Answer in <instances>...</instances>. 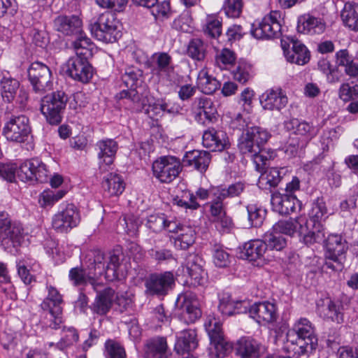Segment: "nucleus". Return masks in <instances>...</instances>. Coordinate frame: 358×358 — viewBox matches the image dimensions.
<instances>
[{
	"mask_svg": "<svg viewBox=\"0 0 358 358\" xmlns=\"http://www.w3.org/2000/svg\"><path fill=\"white\" fill-rule=\"evenodd\" d=\"M272 228L281 235L294 236L297 234L307 245L320 243L325 237L324 227L319 223L308 221L305 217L279 220Z\"/></svg>",
	"mask_w": 358,
	"mask_h": 358,
	"instance_id": "nucleus-1",
	"label": "nucleus"
},
{
	"mask_svg": "<svg viewBox=\"0 0 358 358\" xmlns=\"http://www.w3.org/2000/svg\"><path fill=\"white\" fill-rule=\"evenodd\" d=\"M122 80L127 90H122L116 95L120 99H125L127 104L133 111L140 112L143 108V100L141 95L136 90L143 81V71L134 66L125 67L122 74Z\"/></svg>",
	"mask_w": 358,
	"mask_h": 358,
	"instance_id": "nucleus-2",
	"label": "nucleus"
},
{
	"mask_svg": "<svg viewBox=\"0 0 358 358\" xmlns=\"http://www.w3.org/2000/svg\"><path fill=\"white\" fill-rule=\"evenodd\" d=\"M119 22L111 13H104L92 22L90 29L92 34L99 41L114 43L120 36Z\"/></svg>",
	"mask_w": 358,
	"mask_h": 358,
	"instance_id": "nucleus-3",
	"label": "nucleus"
},
{
	"mask_svg": "<svg viewBox=\"0 0 358 358\" xmlns=\"http://www.w3.org/2000/svg\"><path fill=\"white\" fill-rule=\"evenodd\" d=\"M68 97L64 92L57 91L47 94L41 101V111L50 124H58L66 108Z\"/></svg>",
	"mask_w": 358,
	"mask_h": 358,
	"instance_id": "nucleus-4",
	"label": "nucleus"
},
{
	"mask_svg": "<svg viewBox=\"0 0 358 358\" xmlns=\"http://www.w3.org/2000/svg\"><path fill=\"white\" fill-rule=\"evenodd\" d=\"M271 135L265 129L253 124L248 127L247 131L238 138V148L243 155L259 152L269 139Z\"/></svg>",
	"mask_w": 358,
	"mask_h": 358,
	"instance_id": "nucleus-5",
	"label": "nucleus"
},
{
	"mask_svg": "<svg viewBox=\"0 0 358 358\" xmlns=\"http://www.w3.org/2000/svg\"><path fill=\"white\" fill-rule=\"evenodd\" d=\"M31 133L29 119L24 115L10 117L2 130V134L7 141L17 143L27 141Z\"/></svg>",
	"mask_w": 358,
	"mask_h": 358,
	"instance_id": "nucleus-6",
	"label": "nucleus"
},
{
	"mask_svg": "<svg viewBox=\"0 0 358 358\" xmlns=\"http://www.w3.org/2000/svg\"><path fill=\"white\" fill-rule=\"evenodd\" d=\"M281 12L272 10L257 24H252L251 34L257 39H271L281 36Z\"/></svg>",
	"mask_w": 358,
	"mask_h": 358,
	"instance_id": "nucleus-7",
	"label": "nucleus"
},
{
	"mask_svg": "<svg viewBox=\"0 0 358 358\" xmlns=\"http://www.w3.org/2000/svg\"><path fill=\"white\" fill-rule=\"evenodd\" d=\"M27 74L35 93L42 94L52 89V72L45 64L39 62L31 63L27 69Z\"/></svg>",
	"mask_w": 358,
	"mask_h": 358,
	"instance_id": "nucleus-8",
	"label": "nucleus"
},
{
	"mask_svg": "<svg viewBox=\"0 0 358 358\" xmlns=\"http://www.w3.org/2000/svg\"><path fill=\"white\" fill-rule=\"evenodd\" d=\"M153 176L162 183H170L175 180L182 170L180 160L173 156L161 157L152 166Z\"/></svg>",
	"mask_w": 358,
	"mask_h": 358,
	"instance_id": "nucleus-9",
	"label": "nucleus"
},
{
	"mask_svg": "<svg viewBox=\"0 0 358 358\" xmlns=\"http://www.w3.org/2000/svg\"><path fill=\"white\" fill-rule=\"evenodd\" d=\"M204 327L209 336L210 345L215 350L216 357H224L231 350L232 345L226 340L222 324L215 317H208L204 323Z\"/></svg>",
	"mask_w": 358,
	"mask_h": 358,
	"instance_id": "nucleus-10",
	"label": "nucleus"
},
{
	"mask_svg": "<svg viewBox=\"0 0 358 358\" xmlns=\"http://www.w3.org/2000/svg\"><path fill=\"white\" fill-rule=\"evenodd\" d=\"M80 217L78 208L73 203L61 204L59 210L53 216L52 225L60 233H67L78 226Z\"/></svg>",
	"mask_w": 358,
	"mask_h": 358,
	"instance_id": "nucleus-11",
	"label": "nucleus"
},
{
	"mask_svg": "<svg viewBox=\"0 0 358 358\" xmlns=\"http://www.w3.org/2000/svg\"><path fill=\"white\" fill-rule=\"evenodd\" d=\"M22 240V229L12 224L6 213L0 212V245L10 250L20 245Z\"/></svg>",
	"mask_w": 358,
	"mask_h": 358,
	"instance_id": "nucleus-12",
	"label": "nucleus"
},
{
	"mask_svg": "<svg viewBox=\"0 0 358 358\" xmlns=\"http://www.w3.org/2000/svg\"><path fill=\"white\" fill-rule=\"evenodd\" d=\"M50 172L46 165L38 158L23 162L17 171V176L24 182L38 181L43 183L49 180Z\"/></svg>",
	"mask_w": 358,
	"mask_h": 358,
	"instance_id": "nucleus-13",
	"label": "nucleus"
},
{
	"mask_svg": "<svg viewBox=\"0 0 358 358\" xmlns=\"http://www.w3.org/2000/svg\"><path fill=\"white\" fill-rule=\"evenodd\" d=\"M50 172L46 165L38 158L23 162L17 171V176L24 182L38 181L43 183L49 180Z\"/></svg>",
	"mask_w": 358,
	"mask_h": 358,
	"instance_id": "nucleus-14",
	"label": "nucleus"
},
{
	"mask_svg": "<svg viewBox=\"0 0 358 358\" xmlns=\"http://www.w3.org/2000/svg\"><path fill=\"white\" fill-rule=\"evenodd\" d=\"M181 310L180 318L186 324L195 322L201 315L196 295L191 292L180 294L176 302Z\"/></svg>",
	"mask_w": 358,
	"mask_h": 358,
	"instance_id": "nucleus-15",
	"label": "nucleus"
},
{
	"mask_svg": "<svg viewBox=\"0 0 358 358\" xmlns=\"http://www.w3.org/2000/svg\"><path fill=\"white\" fill-rule=\"evenodd\" d=\"M89 59L73 56L66 62V73L72 79L82 83H88L93 76V67Z\"/></svg>",
	"mask_w": 358,
	"mask_h": 358,
	"instance_id": "nucleus-16",
	"label": "nucleus"
},
{
	"mask_svg": "<svg viewBox=\"0 0 358 358\" xmlns=\"http://www.w3.org/2000/svg\"><path fill=\"white\" fill-rule=\"evenodd\" d=\"M174 284V275L170 271L151 274L145 280V292L149 295L164 296Z\"/></svg>",
	"mask_w": 358,
	"mask_h": 358,
	"instance_id": "nucleus-17",
	"label": "nucleus"
},
{
	"mask_svg": "<svg viewBox=\"0 0 358 358\" xmlns=\"http://www.w3.org/2000/svg\"><path fill=\"white\" fill-rule=\"evenodd\" d=\"M53 29L64 36H76L83 29V20L77 15H59L52 22Z\"/></svg>",
	"mask_w": 358,
	"mask_h": 358,
	"instance_id": "nucleus-18",
	"label": "nucleus"
},
{
	"mask_svg": "<svg viewBox=\"0 0 358 358\" xmlns=\"http://www.w3.org/2000/svg\"><path fill=\"white\" fill-rule=\"evenodd\" d=\"M250 316L258 324H268L277 319L276 307L268 301L255 303L249 309Z\"/></svg>",
	"mask_w": 358,
	"mask_h": 358,
	"instance_id": "nucleus-19",
	"label": "nucleus"
},
{
	"mask_svg": "<svg viewBox=\"0 0 358 358\" xmlns=\"http://www.w3.org/2000/svg\"><path fill=\"white\" fill-rule=\"evenodd\" d=\"M326 259H335L337 260L345 259V253L348 250L346 240L338 234L328 236L325 241Z\"/></svg>",
	"mask_w": 358,
	"mask_h": 358,
	"instance_id": "nucleus-20",
	"label": "nucleus"
},
{
	"mask_svg": "<svg viewBox=\"0 0 358 358\" xmlns=\"http://www.w3.org/2000/svg\"><path fill=\"white\" fill-rule=\"evenodd\" d=\"M260 103L264 110L280 111L288 103V98L280 89H269L259 98Z\"/></svg>",
	"mask_w": 358,
	"mask_h": 358,
	"instance_id": "nucleus-21",
	"label": "nucleus"
},
{
	"mask_svg": "<svg viewBox=\"0 0 358 358\" xmlns=\"http://www.w3.org/2000/svg\"><path fill=\"white\" fill-rule=\"evenodd\" d=\"M152 73L159 79L169 80L174 75L172 57L166 52H157L152 56Z\"/></svg>",
	"mask_w": 358,
	"mask_h": 358,
	"instance_id": "nucleus-22",
	"label": "nucleus"
},
{
	"mask_svg": "<svg viewBox=\"0 0 358 358\" xmlns=\"http://www.w3.org/2000/svg\"><path fill=\"white\" fill-rule=\"evenodd\" d=\"M271 204L273 210L281 215H287L301 209V202L294 194H273Z\"/></svg>",
	"mask_w": 358,
	"mask_h": 358,
	"instance_id": "nucleus-23",
	"label": "nucleus"
},
{
	"mask_svg": "<svg viewBox=\"0 0 358 358\" xmlns=\"http://www.w3.org/2000/svg\"><path fill=\"white\" fill-rule=\"evenodd\" d=\"M211 157L208 152L194 150L187 152L182 158L185 166L192 167L201 173L205 172L210 162Z\"/></svg>",
	"mask_w": 358,
	"mask_h": 358,
	"instance_id": "nucleus-24",
	"label": "nucleus"
},
{
	"mask_svg": "<svg viewBox=\"0 0 358 358\" xmlns=\"http://www.w3.org/2000/svg\"><path fill=\"white\" fill-rule=\"evenodd\" d=\"M324 20L310 14H303L298 17L297 31L304 34H320L325 30Z\"/></svg>",
	"mask_w": 358,
	"mask_h": 358,
	"instance_id": "nucleus-25",
	"label": "nucleus"
},
{
	"mask_svg": "<svg viewBox=\"0 0 358 358\" xmlns=\"http://www.w3.org/2000/svg\"><path fill=\"white\" fill-rule=\"evenodd\" d=\"M228 138L227 134L221 130L209 129L203 134V145L212 152L222 151L227 144Z\"/></svg>",
	"mask_w": 358,
	"mask_h": 358,
	"instance_id": "nucleus-26",
	"label": "nucleus"
},
{
	"mask_svg": "<svg viewBox=\"0 0 358 358\" xmlns=\"http://www.w3.org/2000/svg\"><path fill=\"white\" fill-rule=\"evenodd\" d=\"M297 336L304 341L305 350L309 348L310 350L315 349L317 345V338L315 335L314 328L311 323L306 318L300 319L293 327Z\"/></svg>",
	"mask_w": 358,
	"mask_h": 358,
	"instance_id": "nucleus-27",
	"label": "nucleus"
},
{
	"mask_svg": "<svg viewBox=\"0 0 358 358\" xmlns=\"http://www.w3.org/2000/svg\"><path fill=\"white\" fill-rule=\"evenodd\" d=\"M96 150L99 164L110 166L114 162L118 150V144L114 139L106 138L100 140L96 143Z\"/></svg>",
	"mask_w": 358,
	"mask_h": 358,
	"instance_id": "nucleus-28",
	"label": "nucleus"
},
{
	"mask_svg": "<svg viewBox=\"0 0 358 358\" xmlns=\"http://www.w3.org/2000/svg\"><path fill=\"white\" fill-rule=\"evenodd\" d=\"M291 44V50H287L282 42V48L287 60L290 63L299 65L306 64L310 59V54L307 48L297 40L292 39Z\"/></svg>",
	"mask_w": 358,
	"mask_h": 358,
	"instance_id": "nucleus-29",
	"label": "nucleus"
},
{
	"mask_svg": "<svg viewBox=\"0 0 358 358\" xmlns=\"http://www.w3.org/2000/svg\"><path fill=\"white\" fill-rule=\"evenodd\" d=\"M144 350L145 358H168L169 348L166 338L157 336L148 340Z\"/></svg>",
	"mask_w": 358,
	"mask_h": 358,
	"instance_id": "nucleus-30",
	"label": "nucleus"
},
{
	"mask_svg": "<svg viewBox=\"0 0 358 358\" xmlns=\"http://www.w3.org/2000/svg\"><path fill=\"white\" fill-rule=\"evenodd\" d=\"M343 307L341 301H335L331 299L324 301L322 305L318 306L320 317L337 323L343 322Z\"/></svg>",
	"mask_w": 358,
	"mask_h": 358,
	"instance_id": "nucleus-31",
	"label": "nucleus"
},
{
	"mask_svg": "<svg viewBox=\"0 0 358 358\" xmlns=\"http://www.w3.org/2000/svg\"><path fill=\"white\" fill-rule=\"evenodd\" d=\"M192 105L194 108L199 110L196 115L198 122L204 123L203 116L208 122H213L216 118L217 109L210 98L204 96L196 98Z\"/></svg>",
	"mask_w": 358,
	"mask_h": 358,
	"instance_id": "nucleus-32",
	"label": "nucleus"
},
{
	"mask_svg": "<svg viewBox=\"0 0 358 358\" xmlns=\"http://www.w3.org/2000/svg\"><path fill=\"white\" fill-rule=\"evenodd\" d=\"M198 341L194 329L184 330L175 344V350L178 355L189 354L197 348Z\"/></svg>",
	"mask_w": 358,
	"mask_h": 358,
	"instance_id": "nucleus-33",
	"label": "nucleus"
},
{
	"mask_svg": "<svg viewBox=\"0 0 358 358\" xmlns=\"http://www.w3.org/2000/svg\"><path fill=\"white\" fill-rule=\"evenodd\" d=\"M266 243L262 240H251L245 243L241 252V257L248 261H256L264 258L266 252Z\"/></svg>",
	"mask_w": 358,
	"mask_h": 358,
	"instance_id": "nucleus-34",
	"label": "nucleus"
},
{
	"mask_svg": "<svg viewBox=\"0 0 358 358\" xmlns=\"http://www.w3.org/2000/svg\"><path fill=\"white\" fill-rule=\"evenodd\" d=\"M115 298V291L110 287L99 292L92 306L94 313L103 315L106 314L112 307Z\"/></svg>",
	"mask_w": 358,
	"mask_h": 358,
	"instance_id": "nucleus-35",
	"label": "nucleus"
},
{
	"mask_svg": "<svg viewBox=\"0 0 358 358\" xmlns=\"http://www.w3.org/2000/svg\"><path fill=\"white\" fill-rule=\"evenodd\" d=\"M341 130V128L338 127L336 128L326 129L322 132L318 145L322 152L319 153L315 158H314L313 162L315 164L320 163L324 159L325 156L324 153L328 152L329 148L333 146L334 142L338 138Z\"/></svg>",
	"mask_w": 358,
	"mask_h": 358,
	"instance_id": "nucleus-36",
	"label": "nucleus"
},
{
	"mask_svg": "<svg viewBox=\"0 0 358 358\" xmlns=\"http://www.w3.org/2000/svg\"><path fill=\"white\" fill-rule=\"evenodd\" d=\"M284 168L272 167L266 170L259 178L257 185L262 189L271 190L278 186L282 178Z\"/></svg>",
	"mask_w": 358,
	"mask_h": 358,
	"instance_id": "nucleus-37",
	"label": "nucleus"
},
{
	"mask_svg": "<svg viewBox=\"0 0 358 358\" xmlns=\"http://www.w3.org/2000/svg\"><path fill=\"white\" fill-rule=\"evenodd\" d=\"M261 348L256 340L243 337L237 342L236 351L241 358H259Z\"/></svg>",
	"mask_w": 358,
	"mask_h": 358,
	"instance_id": "nucleus-38",
	"label": "nucleus"
},
{
	"mask_svg": "<svg viewBox=\"0 0 358 358\" xmlns=\"http://www.w3.org/2000/svg\"><path fill=\"white\" fill-rule=\"evenodd\" d=\"M75 36L76 39L71 43L76 52L75 56L85 59L90 58L94 49V44L91 39L87 36L83 30Z\"/></svg>",
	"mask_w": 358,
	"mask_h": 358,
	"instance_id": "nucleus-39",
	"label": "nucleus"
},
{
	"mask_svg": "<svg viewBox=\"0 0 358 358\" xmlns=\"http://www.w3.org/2000/svg\"><path fill=\"white\" fill-rule=\"evenodd\" d=\"M102 188L108 196H118L125 188V184L122 177L116 173H110L103 178Z\"/></svg>",
	"mask_w": 358,
	"mask_h": 358,
	"instance_id": "nucleus-40",
	"label": "nucleus"
},
{
	"mask_svg": "<svg viewBox=\"0 0 358 358\" xmlns=\"http://www.w3.org/2000/svg\"><path fill=\"white\" fill-rule=\"evenodd\" d=\"M90 261L88 265V270L92 271V275L98 278L103 275L106 274V265L107 262L103 252L100 250H94L89 255Z\"/></svg>",
	"mask_w": 358,
	"mask_h": 358,
	"instance_id": "nucleus-41",
	"label": "nucleus"
},
{
	"mask_svg": "<svg viewBox=\"0 0 358 358\" xmlns=\"http://www.w3.org/2000/svg\"><path fill=\"white\" fill-rule=\"evenodd\" d=\"M20 88V82L10 76H3L0 81V91L5 102L11 103Z\"/></svg>",
	"mask_w": 358,
	"mask_h": 358,
	"instance_id": "nucleus-42",
	"label": "nucleus"
},
{
	"mask_svg": "<svg viewBox=\"0 0 358 358\" xmlns=\"http://www.w3.org/2000/svg\"><path fill=\"white\" fill-rule=\"evenodd\" d=\"M48 295L41 304L42 310L54 309L56 313L58 310H63L62 305L64 303L62 295L57 289L52 285H47Z\"/></svg>",
	"mask_w": 358,
	"mask_h": 358,
	"instance_id": "nucleus-43",
	"label": "nucleus"
},
{
	"mask_svg": "<svg viewBox=\"0 0 358 358\" xmlns=\"http://www.w3.org/2000/svg\"><path fill=\"white\" fill-rule=\"evenodd\" d=\"M287 130L293 131L296 135L306 137V140L311 138L314 135V128L306 122H300L298 119L293 118L285 122Z\"/></svg>",
	"mask_w": 358,
	"mask_h": 358,
	"instance_id": "nucleus-44",
	"label": "nucleus"
},
{
	"mask_svg": "<svg viewBox=\"0 0 358 358\" xmlns=\"http://www.w3.org/2000/svg\"><path fill=\"white\" fill-rule=\"evenodd\" d=\"M69 278L75 285H85L89 282L97 291V285L95 284V276L92 275V271H88L87 273L85 270L80 267L72 268L69 271Z\"/></svg>",
	"mask_w": 358,
	"mask_h": 358,
	"instance_id": "nucleus-45",
	"label": "nucleus"
},
{
	"mask_svg": "<svg viewBox=\"0 0 358 358\" xmlns=\"http://www.w3.org/2000/svg\"><path fill=\"white\" fill-rule=\"evenodd\" d=\"M341 19L345 26L353 31H358V6L350 3L345 4L341 12Z\"/></svg>",
	"mask_w": 358,
	"mask_h": 358,
	"instance_id": "nucleus-46",
	"label": "nucleus"
},
{
	"mask_svg": "<svg viewBox=\"0 0 358 358\" xmlns=\"http://www.w3.org/2000/svg\"><path fill=\"white\" fill-rule=\"evenodd\" d=\"M264 242L266 243V248L270 250L280 251L287 245V240L278 232L273 231L272 228L264 236Z\"/></svg>",
	"mask_w": 358,
	"mask_h": 358,
	"instance_id": "nucleus-47",
	"label": "nucleus"
},
{
	"mask_svg": "<svg viewBox=\"0 0 358 358\" xmlns=\"http://www.w3.org/2000/svg\"><path fill=\"white\" fill-rule=\"evenodd\" d=\"M198 85L203 93L211 94L219 88L220 83L215 78L202 71L199 74Z\"/></svg>",
	"mask_w": 358,
	"mask_h": 358,
	"instance_id": "nucleus-48",
	"label": "nucleus"
},
{
	"mask_svg": "<svg viewBox=\"0 0 358 358\" xmlns=\"http://www.w3.org/2000/svg\"><path fill=\"white\" fill-rule=\"evenodd\" d=\"M195 241V231L190 227H185L181 233L175 238L174 245L176 248L187 250Z\"/></svg>",
	"mask_w": 358,
	"mask_h": 358,
	"instance_id": "nucleus-49",
	"label": "nucleus"
},
{
	"mask_svg": "<svg viewBox=\"0 0 358 358\" xmlns=\"http://www.w3.org/2000/svg\"><path fill=\"white\" fill-rule=\"evenodd\" d=\"M216 192L220 198H233L240 196L245 189V183L243 182H236L229 185L227 187L219 186L216 188H213Z\"/></svg>",
	"mask_w": 358,
	"mask_h": 358,
	"instance_id": "nucleus-50",
	"label": "nucleus"
},
{
	"mask_svg": "<svg viewBox=\"0 0 358 358\" xmlns=\"http://www.w3.org/2000/svg\"><path fill=\"white\" fill-rule=\"evenodd\" d=\"M207 45L200 38L192 39L187 47V55L191 58L202 61L204 59L206 53Z\"/></svg>",
	"mask_w": 358,
	"mask_h": 358,
	"instance_id": "nucleus-51",
	"label": "nucleus"
},
{
	"mask_svg": "<svg viewBox=\"0 0 358 358\" xmlns=\"http://www.w3.org/2000/svg\"><path fill=\"white\" fill-rule=\"evenodd\" d=\"M247 212L251 227H259L263 224L266 215L265 209L255 204H250L247 206Z\"/></svg>",
	"mask_w": 358,
	"mask_h": 358,
	"instance_id": "nucleus-52",
	"label": "nucleus"
},
{
	"mask_svg": "<svg viewBox=\"0 0 358 358\" xmlns=\"http://www.w3.org/2000/svg\"><path fill=\"white\" fill-rule=\"evenodd\" d=\"M148 253L150 257L158 264L169 262L176 259L173 252L171 250L160 248L158 245H155L149 249L148 250Z\"/></svg>",
	"mask_w": 358,
	"mask_h": 358,
	"instance_id": "nucleus-53",
	"label": "nucleus"
},
{
	"mask_svg": "<svg viewBox=\"0 0 358 358\" xmlns=\"http://www.w3.org/2000/svg\"><path fill=\"white\" fill-rule=\"evenodd\" d=\"M203 29L206 35L215 38L222 33V22L217 16L208 15Z\"/></svg>",
	"mask_w": 358,
	"mask_h": 358,
	"instance_id": "nucleus-54",
	"label": "nucleus"
},
{
	"mask_svg": "<svg viewBox=\"0 0 358 358\" xmlns=\"http://www.w3.org/2000/svg\"><path fill=\"white\" fill-rule=\"evenodd\" d=\"M123 256V253L120 249L116 248L110 251L108 254L106 265V277H110V273H112L113 277L117 276V270L120 265V261Z\"/></svg>",
	"mask_w": 358,
	"mask_h": 358,
	"instance_id": "nucleus-55",
	"label": "nucleus"
},
{
	"mask_svg": "<svg viewBox=\"0 0 358 358\" xmlns=\"http://www.w3.org/2000/svg\"><path fill=\"white\" fill-rule=\"evenodd\" d=\"M66 192L59 190H44L39 196V203L42 207L52 206L55 203L62 199Z\"/></svg>",
	"mask_w": 358,
	"mask_h": 358,
	"instance_id": "nucleus-56",
	"label": "nucleus"
},
{
	"mask_svg": "<svg viewBox=\"0 0 358 358\" xmlns=\"http://www.w3.org/2000/svg\"><path fill=\"white\" fill-rule=\"evenodd\" d=\"M43 310L45 311L44 324L52 329H59L63 322V310H58L57 313L54 309Z\"/></svg>",
	"mask_w": 358,
	"mask_h": 358,
	"instance_id": "nucleus-57",
	"label": "nucleus"
},
{
	"mask_svg": "<svg viewBox=\"0 0 358 358\" xmlns=\"http://www.w3.org/2000/svg\"><path fill=\"white\" fill-rule=\"evenodd\" d=\"M105 356L106 358H126V352L123 346L113 340H108L105 343Z\"/></svg>",
	"mask_w": 358,
	"mask_h": 358,
	"instance_id": "nucleus-58",
	"label": "nucleus"
},
{
	"mask_svg": "<svg viewBox=\"0 0 358 358\" xmlns=\"http://www.w3.org/2000/svg\"><path fill=\"white\" fill-rule=\"evenodd\" d=\"M251 66L245 62H239L236 68L232 71L234 80L241 83H247L251 77Z\"/></svg>",
	"mask_w": 358,
	"mask_h": 358,
	"instance_id": "nucleus-59",
	"label": "nucleus"
},
{
	"mask_svg": "<svg viewBox=\"0 0 358 358\" xmlns=\"http://www.w3.org/2000/svg\"><path fill=\"white\" fill-rule=\"evenodd\" d=\"M166 215L163 213L152 214L148 217L146 227L155 233H159L164 229Z\"/></svg>",
	"mask_w": 358,
	"mask_h": 358,
	"instance_id": "nucleus-60",
	"label": "nucleus"
},
{
	"mask_svg": "<svg viewBox=\"0 0 358 358\" xmlns=\"http://www.w3.org/2000/svg\"><path fill=\"white\" fill-rule=\"evenodd\" d=\"M242 0H225L222 10L228 17H238L242 13Z\"/></svg>",
	"mask_w": 358,
	"mask_h": 358,
	"instance_id": "nucleus-61",
	"label": "nucleus"
},
{
	"mask_svg": "<svg viewBox=\"0 0 358 358\" xmlns=\"http://www.w3.org/2000/svg\"><path fill=\"white\" fill-rule=\"evenodd\" d=\"M229 254L222 248L215 245L213 253V260L215 265L217 267H227L231 262Z\"/></svg>",
	"mask_w": 358,
	"mask_h": 358,
	"instance_id": "nucleus-62",
	"label": "nucleus"
},
{
	"mask_svg": "<svg viewBox=\"0 0 358 358\" xmlns=\"http://www.w3.org/2000/svg\"><path fill=\"white\" fill-rule=\"evenodd\" d=\"M272 154L273 152L269 153L262 148H260L259 152H249L247 155H250L252 157L256 170L261 171L267 164L268 162L271 159Z\"/></svg>",
	"mask_w": 358,
	"mask_h": 358,
	"instance_id": "nucleus-63",
	"label": "nucleus"
},
{
	"mask_svg": "<svg viewBox=\"0 0 358 358\" xmlns=\"http://www.w3.org/2000/svg\"><path fill=\"white\" fill-rule=\"evenodd\" d=\"M235 61V53L228 48H224L215 57V62L220 69H226L227 66L232 65Z\"/></svg>",
	"mask_w": 358,
	"mask_h": 358,
	"instance_id": "nucleus-64",
	"label": "nucleus"
}]
</instances>
